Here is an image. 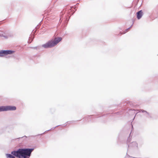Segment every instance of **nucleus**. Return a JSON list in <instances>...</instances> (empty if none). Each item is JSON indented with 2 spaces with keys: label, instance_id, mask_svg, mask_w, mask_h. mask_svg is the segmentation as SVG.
Wrapping results in <instances>:
<instances>
[{
  "label": "nucleus",
  "instance_id": "f257e3e1",
  "mask_svg": "<svg viewBox=\"0 0 158 158\" xmlns=\"http://www.w3.org/2000/svg\"><path fill=\"white\" fill-rule=\"evenodd\" d=\"M33 149H19L17 151L11 152V154H6V158H29Z\"/></svg>",
  "mask_w": 158,
  "mask_h": 158
},
{
  "label": "nucleus",
  "instance_id": "f03ea898",
  "mask_svg": "<svg viewBox=\"0 0 158 158\" xmlns=\"http://www.w3.org/2000/svg\"><path fill=\"white\" fill-rule=\"evenodd\" d=\"M62 40V38L60 37L55 38L54 39L49 41L45 44L43 45L42 46L45 48L52 47L56 45Z\"/></svg>",
  "mask_w": 158,
  "mask_h": 158
},
{
  "label": "nucleus",
  "instance_id": "7ed1b4c3",
  "mask_svg": "<svg viewBox=\"0 0 158 158\" xmlns=\"http://www.w3.org/2000/svg\"><path fill=\"white\" fill-rule=\"evenodd\" d=\"M16 109L15 106H0V112L7 110H13Z\"/></svg>",
  "mask_w": 158,
  "mask_h": 158
},
{
  "label": "nucleus",
  "instance_id": "20e7f679",
  "mask_svg": "<svg viewBox=\"0 0 158 158\" xmlns=\"http://www.w3.org/2000/svg\"><path fill=\"white\" fill-rule=\"evenodd\" d=\"M14 52V51L11 50H2L0 51V56H3L8 54H11Z\"/></svg>",
  "mask_w": 158,
  "mask_h": 158
},
{
  "label": "nucleus",
  "instance_id": "39448f33",
  "mask_svg": "<svg viewBox=\"0 0 158 158\" xmlns=\"http://www.w3.org/2000/svg\"><path fill=\"white\" fill-rule=\"evenodd\" d=\"M143 15V12L142 10H140L137 13V18L138 19H140Z\"/></svg>",
  "mask_w": 158,
  "mask_h": 158
},
{
  "label": "nucleus",
  "instance_id": "423d86ee",
  "mask_svg": "<svg viewBox=\"0 0 158 158\" xmlns=\"http://www.w3.org/2000/svg\"><path fill=\"white\" fill-rule=\"evenodd\" d=\"M141 111L142 112H147L145 111H144L143 110H141Z\"/></svg>",
  "mask_w": 158,
  "mask_h": 158
},
{
  "label": "nucleus",
  "instance_id": "0eeeda50",
  "mask_svg": "<svg viewBox=\"0 0 158 158\" xmlns=\"http://www.w3.org/2000/svg\"><path fill=\"white\" fill-rule=\"evenodd\" d=\"M128 30V29H127V30H127V31H126V32H127V31H127V30Z\"/></svg>",
  "mask_w": 158,
  "mask_h": 158
}]
</instances>
